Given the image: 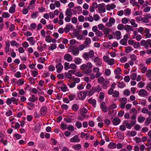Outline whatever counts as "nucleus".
Returning a JSON list of instances; mask_svg holds the SVG:
<instances>
[{
    "instance_id": "a211bd4d",
    "label": "nucleus",
    "mask_w": 151,
    "mask_h": 151,
    "mask_svg": "<svg viewBox=\"0 0 151 151\" xmlns=\"http://www.w3.org/2000/svg\"><path fill=\"white\" fill-rule=\"evenodd\" d=\"M116 7V5L114 4H108L106 6V9L108 11H110Z\"/></svg>"
},
{
    "instance_id": "c85d7f7f",
    "label": "nucleus",
    "mask_w": 151,
    "mask_h": 151,
    "mask_svg": "<svg viewBox=\"0 0 151 151\" xmlns=\"http://www.w3.org/2000/svg\"><path fill=\"white\" fill-rule=\"evenodd\" d=\"M130 3L133 6H139V8L140 7V6L138 4V3H137V2L136 1V0H130Z\"/></svg>"
},
{
    "instance_id": "aec40b11",
    "label": "nucleus",
    "mask_w": 151,
    "mask_h": 151,
    "mask_svg": "<svg viewBox=\"0 0 151 151\" xmlns=\"http://www.w3.org/2000/svg\"><path fill=\"white\" fill-rule=\"evenodd\" d=\"M91 43V40L89 38L86 37L84 42V44L87 47L89 46V44Z\"/></svg>"
},
{
    "instance_id": "f704fd0d",
    "label": "nucleus",
    "mask_w": 151,
    "mask_h": 151,
    "mask_svg": "<svg viewBox=\"0 0 151 151\" xmlns=\"http://www.w3.org/2000/svg\"><path fill=\"white\" fill-rule=\"evenodd\" d=\"M130 23L133 27L136 28L137 27L138 25L136 23L135 20L134 19H131L130 21Z\"/></svg>"
},
{
    "instance_id": "f03ea898",
    "label": "nucleus",
    "mask_w": 151,
    "mask_h": 151,
    "mask_svg": "<svg viewBox=\"0 0 151 151\" xmlns=\"http://www.w3.org/2000/svg\"><path fill=\"white\" fill-rule=\"evenodd\" d=\"M101 86L99 85L95 86H93L92 88L89 91L88 96H91L93 95L96 92H99L101 91Z\"/></svg>"
},
{
    "instance_id": "5fc2aeb1",
    "label": "nucleus",
    "mask_w": 151,
    "mask_h": 151,
    "mask_svg": "<svg viewBox=\"0 0 151 151\" xmlns=\"http://www.w3.org/2000/svg\"><path fill=\"white\" fill-rule=\"evenodd\" d=\"M10 15L7 12H4L2 14V17L4 18H7L10 17Z\"/></svg>"
},
{
    "instance_id": "9d476101",
    "label": "nucleus",
    "mask_w": 151,
    "mask_h": 151,
    "mask_svg": "<svg viewBox=\"0 0 151 151\" xmlns=\"http://www.w3.org/2000/svg\"><path fill=\"white\" fill-rule=\"evenodd\" d=\"M80 140L78 136V135H76L70 139V142L73 143H78Z\"/></svg>"
},
{
    "instance_id": "e433bc0d",
    "label": "nucleus",
    "mask_w": 151,
    "mask_h": 151,
    "mask_svg": "<svg viewBox=\"0 0 151 151\" xmlns=\"http://www.w3.org/2000/svg\"><path fill=\"white\" fill-rule=\"evenodd\" d=\"M25 81L23 79H20L17 81V84L19 86H22L24 84Z\"/></svg>"
},
{
    "instance_id": "052dcab7",
    "label": "nucleus",
    "mask_w": 151,
    "mask_h": 151,
    "mask_svg": "<svg viewBox=\"0 0 151 151\" xmlns=\"http://www.w3.org/2000/svg\"><path fill=\"white\" fill-rule=\"evenodd\" d=\"M38 12H35L32 14L31 17L32 19H35L37 18L38 16Z\"/></svg>"
},
{
    "instance_id": "c03bdc74",
    "label": "nucleus",
    "mask_w": 151,
    "mask_h": 151,
    "mask_svg": "<svg viewBox=\"0 0 151 151\" xmlns=\"http://www.w3.org/2000/svg\"><path fill=\"white\" fill-rule=\"evenodd\" d=\"M132 50V48L130 46H127L125 47V51L127 53H129Z\"/></svg>"
},
{
    "instance_id": "412c9836",
    "label": "nucleus",
    "mask_w": 151,
    "mask_h": 151,
    "mask_svg": "<svg viewBox=\"0 0 151 151\" xmlns=\"http://www.w3.org/2000/svg\"><path fill=\"white\" fill-rule=\"evenodd\" d=\"M6 46L5 47V52L7 53L9 52V47H10V44H9V41H6L5 43Z\"/></svg>"
},
{
    "instance_id": "de8ad7c7",
    "label": "nucleus",
    "mask_w": 151,
    "mask_h": 151,
    "mask_svg": "<svg viewBox=\"0 0 151 151\" xmlns=\"http://www.w3.org/2000/svg\"><path fill=\"white\" fill-rule=\"evenodd\" d=\"M79 109V106L76 104H74L72 106V109L73 110L76 111Z\"/></svg>"
},
{
    "instance_id": "2eb2a0df",
    "label": "nucleus",
    "mask_w": 151,
    "mask_h": 151,
    "mask_svg": "<svg viewBox=\"0 0 151 151\" xmlns=\"http://www.w3.org/2000/svg\"><path fill=\"white\" fill-rule=\"evenodd\" d=\"M120 119L118 118H114L112 121V122L113 124L114 125H117L119 124L120 122Z\"/></svg>"
},
{
    "instance_id": "4c0bfd02",
    "label": "nucleus",
    "mask_w": 151,
    "mask_h": 151,
    "mask_svg": "<svg viewBox=\"0 0 151 151\" xmlns=\"http://www.w3.org/2000/svg\"><path fill=\"white\" fill-rule=\"evenodd\" d=\"M72 147L75 150H78L81 149V146L80 144H78L73 146Z\"/></svg>"
},
{
    "instance_id": "b1692460",
    "label": "nucleus",
    "mask_w": 151,
    "mask_h": 151,
    "mask_svg": "<svg viewBox=\"0 0 151 151\" xmlns=\"http://www.w3.org/2000/svg\"><path fill=\"white\" fill-rule=\"evenodd\" d=\"M16 5L15 4H13L9 9V12L11 14L14 13L15 11V8Z\"/></svg>"
},
{
    "instance_id": "6ab92c4d",
    "label": "nucleus",
    "mask_w": 151,
    "mask_h": 151,
    "mask_svg": "<svg viewBox=\"0 0 151 151\" xmlns=\"http://www.w3.org/2000/svg\"><path fill=\"white\" fill-rule=\"evenodd\" d=\"M73 26L70 24H67L65 27L64 28V31L66 32H68L70 29H72Z\"/></svg>"
},
{
    "instance_id": "9b49d317",
    "label": "nucleus",
    "mask_w": 151,
    "mask_h": 151,
    "mask_svg": "<svg viewBox=\"0 0 151 151\" xmlns=\"http://www.w3.org/2000/svg\"><path fill=\"white\" fill-rule=\"evenodd\" d=\"M138 94L140 96L144 97L148 95V93L145 90L141 89L139 91Z\"/></svg>"
},
{
    "instance_id": "dca6fc26",
    "label": "nucleus",
    "mask_w": 151,
    "mask_h": 151,
    "mask_svg": "<svg viewBox=\"0 0 151 151\" xmlns=\"http://www.w3.org/2000/svg\"><path fill=\"white\" fill-rule=\"evenodd\" d=\"M64 59L68 62H71L73 59L72 56L69 54H67L64 56Z\"/></svg>"
},
{
    "instance_id": "37998d69",
    "label": "nucleus",
    "mask_w": 151,
    "mask_h": 151,
    "mask_svg": "<svg viewBox=\"0 0 151 151\" xmlns=\"http://www.w3.org/2000/svg\"><path fill=\"white\" fill-rule=\"evenodd\" d=\"M115 35L117 37V39L119 40L121 38V32L119 31H116L115 33Z\"/></svg>"
},
{
    "instance_id": "3c124183",
    "label": "nucleus",
    "mask_w": 151,
    "mask_h": 151,
    "mask_svg": "<svg viewBox=\"0 0 151 151\" xmlns=\"http://www.w3.org/2000/svg\"><path fill=\"white\" fill-rule=\"evenodd\" d=\"M125 25L122 24H119L117 27V29L119 30H122L124 29Z\"/></svg>"
},
{
    "instance_id": "79ce46f5",
    "label": "nucleus",
    "mask_w": 151,
    "mask_h": 151,
    "mask_svg": "<svg viewBox=\"0 0 151 151\" xmlns=\"http://www.w3.org/2000/svg\"><path fill=\"white\" fill-rule=\"evenodd\" d=\"M117 136L120 139H124V135L120 132H117L116 133Z\"/></svg>"
},
{
    "instance_id": "72a5a7b5",
    "label": "nucleus",
    "mask_w": 151,
    "mask_h": 151,
    "mask_svg": "<svg viewBox=\"0 0 151 151\" xmlns=\"http://www.w3.org/2000/svg\"><path fill=\"white\" fill-rule=\"evenodd\" d=\"M40 125L39 124H36L35 125V127L34 130L36 133H38L40 132Z\"/></svg>"
},
{
    "instance_id": "49530a36",
    "label": "nucleus",
    "mask_w": 151,
    "mask_h": 151,
    "mask_svg": "<svg viewBox=\"0 0 151 151\" xmlns=\"http://www.w3.org/2000/svg\"><path fill=\"white\" fill-rule=\"evenodd\" d=\"M149 19L147 18L146 17V15H145L144 17L142 18V22L143 23H147L149 22Z\"/></svg>"
},
{
    "instance_id": "6e6552de",
    "label": "nucleus",
    "mask_w": 151,
    "mask_h": 151,
    "mask_svg": "<svg viewBox=\"0 0 151 151\" xmlns=\"http://www.w3.org/2000/svg\"><path fill=\"white\" fill-rule=\"evenodd\" d=\"M100 69L98 67H94L93 69V72L95 73L96 76V78H98L100 77L101 75V74L100 72Z\"/></svg>"
},
{
    "instance_id": "a878e982",
    "label": "nucleus",
    "mask_w": 151,
    "mask_h": 151,
    "mask_svg": "<svg viewBox=\"0 0 151 151\" xmlns=\"http://www.w3.org/2000/svg\"><path fill=\"white\" fill-rule=\"evenodd\" d=\"M27 40L30 42V44L31 45H34L36 43L35 41L34 40V37H32L27 38Z\"/></svg>"
},
{
    "instance_id": "bf43d9fd",
    "label": "nucleus",
    "mask_w": 151,
    "mask_h": 151,
    "mask_svg": "<svg viewBox=\"0 0 151 151\" xmlns=\"http://www.w3.org/2000/svg\"><path fill=\"white\" fill-rule=\"evenodd\" d=\"M111 73L110 70L109 69H106L105 70V74L106 76H109Z\"/></svg>"
},
{
    "instance_id": "f8f14e48",
    "label": "nucleus",
    "mask_w": 151,
    "mask_h": 151,
    "mask_svg": "<svg viewBox=\"0 0 151 151\" xmlns=\"http://www.w3.org/2000/svg\"><path fill=\"white\" fill-rule=\"evenodd\" d=\"M115 21V19L114 18H111L109 19V22L106 23V25L107 26L111 27L114 24Z\"/></svg>"
},
{
    "instance_id": "13d9d810",
    "label": "nucleus",
    "mask_w": 151,
    "mask_h": 151,
    "mask_svg": "<svg viewBox=\"0 0 151 151\" xmlns=\"http://www.w3.org/2000/svg\"><path fill=\"white\" fill-rule=\"evenodd\" d=\"M75 125L78 129L81 128L82 126L81 123L79 121H77Z\"/></svg>"
},
{
    "instance_id": "e2e57ef3",
    "label": "nucleus",
    "mask_w": 151,
    "mask_h": 151,
    "mask_svg": "<svg viewBox=\"0 0 151 151\" xmlns=\"http://www.w3.org/2000/svg\"><path fill=\"white\" fill-rule=\"evenodd\" d=\"M11 45L12 46H19V44H18L17 42L14 40H12L11 41Z\"/></svg>"
},
{
    "instance_id": "ea45409f",
    "label": "nucleus",
    "mask_w": 151,
    "mask_h": 151,
    "mask_svg": "<svg viewBox=\"0 0 151 151\" xmlns=\"http://www.w3.org/2000/svg\"><path fill=\"white\" fill-rule=\"evenodd\" d=\"M121 70L120 68L119 67H118L117 68L114 70V73L115 75L121 74L120 72Z\"/></svg>"
},
{
    "instance_id": "473e14b6",
    "label": "nucleus",
    "mask_w": 151,
    "mask_h": 151,
    "mask_svg": "<svg viewBox=\"0 0 151 151\" xmlns=\"http://www.w3.org/2000/svg\"><path fill=\"white\" fill-rule=\"evenodd\" d=\"M109 83V81L107 80H105L104 81L103 83L102 87L103 88L105 89H106L107 88Z\"/></svg>"
},
{
    "instance_id": "6e6d98bb",
    "label": "nucleus",
    "mask_w": 151,
    "mask_h": 151,
    "mask_svg": "<svg viewBox=\"0 0 151 151\" xmlns=\"http://www.w3.org/2000/svg\"><path fill=\"white\" fill-rule=\"evenodd\" d=\"M141 11H136L133 12V14L134 16L140 15L142 14Z\"/></svg>"
},
{
    "instance_id": "393cba45",
    "label": "nucleus",
    "mask_w": 151,
    "mask_h": 151,
    "mask_svg": "<svg viewBox=\"0 0 151 151\" xmlns=\"http://www.w3.org/2000/svg\"><path fill=\"white\" fill-rule=\"evenodd\" d=\"M88 102L92 105L93 107H95L96 106V101L95 99H90L88 100Z\"/></svg>"
},
{
    "instance_id": "4468645a",
    "label": "nucleus",
    "mask_w": 151,
    "mask_h": 151,
    "mask_svg": "<svg viewBox=\"0 0 151 151\" xmlns=\"http://www.w3.org/2000/svg\"><path fill=\"white\" fill-rule=\"evenodd\" d=\"M105 103L104 102H102L100 104V107L102 111L104 113L106 112L108 110L107 107L105 106Z\"/></svg>"
},
{
    "instance_id": "7ed1b4c3",
    "label": "nucleus",
    "mask_w": 151,
    "mask_h": 151,
    "mask_svg": "<svg viewBox=\"0 0 151 151\" xmlns=\"http://www.w3.org/2000/svg\"><path fill=\"white\" fill-rule=\"evenodd\" d=\"M89 91H80L77 93L78 97L80 100H84L86 97V95L88 96Z\"/></svg>"
},
{
    "instance_id": "a18cd8bd",
    "label": "nucleus",
    "mask_w": 151,
    "mask_h": 151,
    "mask_svg": "<svg viewBox=\"0 0 151 151\" xmlns=\"http://www.w3.org/2000/svg\"><path fill=\"white\" fill-rule=\"evenodd\" d=\"M57 47V45L56 44H51L50 47L48 48L49 50H53L55 49Z\"/></svg>"
},
{
    "instance_id": "69168bd1",
    "label": "nucleus",
    "mask_w": 151,
    "mask_h": 151,
    "mask_svg": "<svg viewBox=\"0 0 151 151\" xmlns=\"http://www.w3.org/2000/svg\"><path fill=\"white\" fill-rule=\"evenodd\" d=\"M104 81V79L102 76L100 77L98 80V82L100 84L103 83Z\"/></svg>"
},
{
    "instance_id": "c9c22d12",
    "label": "nucleus",
    "mask_w": 151,
    "mask_h": 151,
    "mask_svg": "<svg viewBox=\"0 0 151 151\" xmlns=\"http://www.w3.org/2000/svg\"><path fill=\"white\" fill-rule=\"evenodd\" d=\"M82 62V60L79 58H77L74 59V63L77 65L80 64Z\"/></svg>"
},
{
    "instance_id": "5701e85b",
    "label": "nucleus",
    "mask_w": 151,
    "mask_h": 151,
    "mask_svg": "<svg viewBox=\"0 0 151 151\" xmlns=\"http://www.w3.org/2000/svg\"><path fill=\"white\" fill-rule=\"evenodd\" d=\"M47 111V109L46 107L44 106L40 109V114L42 116H44L46 114Z\"/></svg>"
},
{
    "instance_id": "20e7f679",
    "label": "nucleus",
    "mask_w": 151,
    "mask_h": 151,
    "mask_svg": "<svg viewBox=\"0 0 151 151\" xmlns=\"http://www.w3.org/2000/svg\"><path fill=\"white\" fill-rule=\"evenodd\" d=\"M103 59L104 61L109 65H113L114 64V59L112 58H110L107 55L104 56Z\"/></svg>"
},
{
    "instance_id": "2f4dec72",
    "label": "nucleus",
    "mask_w": 151,
    "mask_h": 151,
    "mask_svg": "<svg viewBox=\"0 0 151 151\" xmlns=\"http://www.w3.org/2000/svg\"><path fill=\"white\" fill-rule=\"evenodd\" d=\"M108 147L109 149H113L116 148V144L112 142H110L109 144Z\"/></svg>"
},
{
    "instance_id": "8fccbe9b",
    "label": "nucleus",
    "mask_w": 151,
    "mask_h": 151,
    "mask_svg": "<svg viewBox=\"0 0 151 151\" xmlns=\"http://www.w3.org/2000/svg\"><path fill=\"white\" fill-rule=\"evenodd\" d=\"M28 104L29 106L27 108L29 109L32 110L34 109L35 107V104H34L32 103H28Z\"/></svg>"
},
{
    "instance_id": "7c9ffc66",
    "label": "nucleus",
    "mask_w": 151,
    "mask_h": 151,
    "mask_svg": "<svg viewBox=\"0 0 151 151\" xmlns=\"http://www.w3.org/2000/svg\"><path fill=\"white\" fill-rule=\"evenodd\" d=\"M65 14L67 16H69L70 17H72L73 15V13L70 9H67L65 12Z\"/></svg>"
},
{
    "instance_id": "4d7b16f0",
    "label": "nucleus",
    "mask_w": 151,
    "mask_h": 151,
    "mask_svg": "<svg viewBox=\"0 0 151 151\" xmlns=\"http://www.w3.org/2000/svg\"><path fill=\"white\" fill-rule=\"evenodd\" d=\"M145 118L143 116H139L138 118V121L140 123H142L145 120Z\"/></svg>"
},
{
    "instance_id": "58836bf2",
    "label": "nucleus",
    "mask_w": 151,
    "mask_h": 151,
    "mask_svg": "<svg viewBox=\"0 0 151 151\" xmlns=\"http://www.w3.org/2000/svg\"><path fill=\"white\" fill-rule=\"evenodd\" d=\"M130 19L124 17L122 19V23L124 24H126L130 21Z\"/></svg>"
},
{
    "instance_id": "864d4df0",
    "label": "nucleus",
    "mask_w": 151,
    "mask_h": 151,
    "mask_svg": "<svg viewBox=\"0 0 151 151\" xmlns=\"http://www.w3.org/2000/svg\"><path fill=\"white\" fill-rule=\"evenodd\" d=\"M77 66L75 63H71L70 64V69L73 70H76V69Z\"/></svg>"
},
{
    "instance_id": "338daca9",
    "label": "nucleus",
    "mask_w": 151,
    "mask_h": 151,
    "mask_svg": "<svg viewBox=\"0 0 151 151\" xmlns=\"http://www.w3.org/2000/svg\"><path fill=\"white\" fill-rule=\"evenodd\" d=\"M124 12L125 15H129L130 14L131 10L130 9L127 8L124 10Z\"/></svg>"
},
{
    "instance_id": "f3484780",
    "label": "nucleus",
    "mask_w": 151,
    "mask_h": 151,
    "mask_svg": "<svg viewBox=\"0 0 151 151\" xmlns=\"http://www.w3.org/2000/svg\"><path fill=\"white\" fill-rule=\"evenodd\" d=\"M124 29L127 32H129L130 31H133V27L129 25H125Z\"/></svg>"
},
{
    "instance_id": "423d86ee",
    "label": "nucleus",
    "mask_w": 151,
    "mask_h": 151,
    "mask_svg": "<svg viewBox=\"0 0 151 151\" xmlns=\"http://www.w3.org/2000/svg\"><path fill=\"white\" fill-rule=\"evenodd\" d=\"M56 64L55 65L57 72L58 73H60L63 68V66L61 63V61L56 60Z\"/></svg>"
},
{
    "instance_id": "ddd939ff",
    "label": "nucleus",
    "mask_w": 151,
    "mask_h": 151,
    "mask_svg": "<svg viewBox=\"0 0 151 151\" xmlns=\"http://www.w3.org/2000/svg\"><path fill=\"white\" fill-rule=\"evenodd\" d=\"M148 43V40H142L140 43L141 45L144 46L147 49L149 47Z\"/></svg>"
},
{
    "instance_id": "0e129e2a",
    "label": "nucleus",
    "mask_w": 151,
    "mask_h": 151,
    "mask_svg": "<svg viewBox=\"0 0 151 151\" xmlns=\"http://www.w3.org/2000/svg\"><path fill=\"white\" fill-rule=\"evenodd\" d=\"M78 19L79 21L80 22H83L84 21V17L82 15L79 16Z\"/></svg>"
},
{
    "instance_id": "bb28decb",
    "label": "nucleus",
    "mask_w": 151,
    "mask_h": 151,
    "mask_svg": "<svg viewBox=\"0 0 151 151\" xmlns=\"http://www.w3.org/2000/svg\"><path fill=\"white\" fill-rule=\"evenodd\" d=\"M137 134V132L135 131H132L131 132L128 131L127 133V135L129 137H134Z\"/></svg>"
},
{
    "instance_id": "39448f33",
    "label": "nucleus",
    "mask_w": 151,
    "mask_h": 151,
    "mask_svg": "<svg viewBox=\"0 0 151 151\" xmlns=\"http://www.w3.org/2000/svg\"><path fill=\"white\" fill-rule=\"evenodd\" d=\"M94 55V52L93 50L90 51L88 52L84 53L83 55V58L86 60L88 61L89 58H92Z\"/></svg>"
},
{
    "instance_id": "1a4fd4ad",
    "label": "nucleus",
    "mask_w": 151,
    "mask_h": 151,
    "mask_svg": "<svg viewBox=\"0 0 151 151\" xmlns=\"http://www.w3.org/2000/svg\"><path fill=\"white\" fill-rule=\"evenodd\" d=\"M105 4H99L98 7L99 11L101 13H104L106 11V9L104 8Z\"/></svg>"
},
{
    "instance_id": "f257e3e1",
    "label": "nucleus",
    "mask_w": 151,
    "mask_h": 151,
    "mask_svg": "<svg viewBox=\"0 0 151 151\" xmlns=\"http://www.w3.org/2000/svg\"><path fill=\"white\" fill-rule=\"evenodd\" d=\"M93 65L91 62H88L86 64H83L81 66L80 69L83 71L86 75H89L92 73L91 68Z\"/></svg>"
},
{
    "instance_id": "0eeeda50",
    "label": "nucleus",
    "mask_w": 151,
    "mask_h": 151,
    "mask_svg": "<svg viewBox=\"0 0 151 151\" xmlns=\"http://www.w3.org/2000/svg\"><path fill=\"white\" fill-rule=\"evenodd\" d=\"M101 59L98 57H96L94 58L93 61L95 63L96 66L99 67L102 65Z\"/></svg>"
},
{
    "instance_id": "4be33fe9",
    "label": "nucleus",
    "mask_w": 151,
    "mask_h": 151,
    "mask_svg": "<svg viewBox=\"0 0 151 151\" xmlns=\"http://www.w3.org/2000/svg\"><path fill=\"white\" fill-rule=\"evenodd\" d=\"M72 54L75 56H77L79 54V51L77 48H73L72 50Z\"/></svg>"
},
{
    "instance_id": "09e8293b",
    "label": "nucleus",
    "mask_w": 151,
    "mask_h": 151,
    "mask_svg": "<svg viewBox=\"0 0 151 151\" xmlns=\"http://www.w3.org/2000/svg\"><path fill=\"white\" fill-rule=\"evenodd\" d=\"M68 126L65 124L64 122H61L60 125V127L62 129H67Z\"/></svg>"
},
{
    "instance_id": "c756f323",
    "label": "nucleus",
    "mask_w": 151,
    "mask_h": 151,
    "mask_svg": "<svg viewBox=\"0 0 151 151\" xmlns=\"http://www.w3.org/2000/svg\"><path fill=\"white\" fill-rule=\"evenodd\" d=\"M145 32L146 38H150L151 37V34L150 33V30L149 29L145 28Z\"/></svg>"
},
{
    "instance_id": "603ef678",
    "label": "nucleus",
    "mask_w": 151,
    "mask_h": 151,
    "mask_svg": "<svg viewBox=\"0 0 151 151\" xmlns=\"http://www.w3.org/2000/svg\"><path fill=\"white\" fill-rule=\"evenodd\" d=\"M125 86V83L123 82L119 81V82L118 87L120 88H123Z\"/></svg>"
},
{
    "instance_id": "774afa93",
    "label": "nucleus",
    "mask_w": 151,
    "mask_h": 151,
    "mask_svg": "<svg viewBox=\"0 0 151 151\" xmlns=\"http://www.w3.org/2000/svg\"><path fill=\"white\" fill-rule=\"evenodd\" d=\"M137 74L136 73H133L130 76V78L132 80H135L137 78Z\"/></svg>"
},
{
    "instance_id": "a19ab883",
    "label": "nucleus",
    "mask_w": 151,
    "mask_h": 151,
    "mask_svg": "<svg viewBox=\"0 0 151 151\" xmlns=\"http://www.w3.org/2000/svg\"><path fill=\"white\" fill-rule=\"evenodd\" d=\"M72 80L73 81V82L76 83H79L80 81V79L79 78H74V77L72 78Z\"/></svg>"
},
{
    "instance_id": "cd10ccee",
    "label": "nucleus",
    "mask_w": 151,
    "mask_h": 151,
    "mask_svg": "<svg viewBox=\"0 0 151 151\" xmlns=\"http://www.w3.org/2000/svg\"><path fill=\"white\" fill-rule=\"evenodd\" d=\"M38 98L36 97L35 95H32L31 97H29L28 99V100L32 102H34L37 100Z\"/></svg>"
},
{
    "instance_id": "680f3d73",
    "label": "nucleus",
    "mask_w": 151,
    "mask_h": 151,
    "mask_svg": "<svg viewBox=\"0 0 151 151\" xmlns=\"http://www.w3.org/2000/svg\"><path fill=\"white\" fill-rule=\"evenodd\" d=\"M86 47V46L84 44H82L79 46L78 48V50L81 51L83 50L85 47Z\"/></svg>"
}]
</instances>
